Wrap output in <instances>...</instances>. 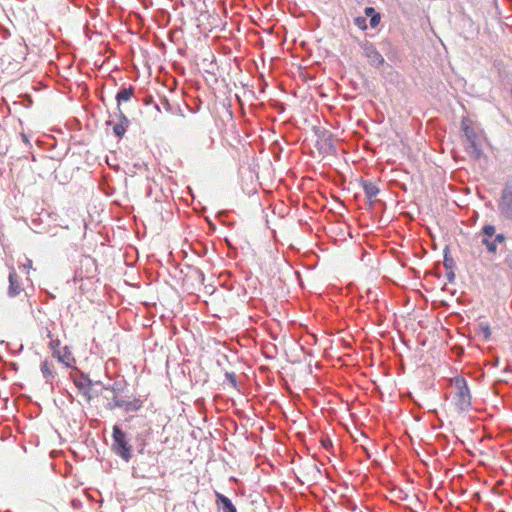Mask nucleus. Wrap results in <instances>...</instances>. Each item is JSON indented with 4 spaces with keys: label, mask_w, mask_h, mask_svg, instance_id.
<instances>
[{
    "label": "nucleus",
    "mask_w": 512,
    "mask_h": 512,
    "mask_svg": "<svg viewBox=\"0 0 512 512\" xmlns=\"http://www.w3.org/2000/svg\"><path fill=\"white\" fill-rule=\"evenodd\" d=\"M450 396L453 404L459 412L468 411L471 408V393L466 379L461 375L450 377Z\"/></svg>",
    "instance_id": "obj_1"
},
{
    "label": "nucleus",
    "mask_w": 512,
    "mask_h": 512,
    "mask_svg": "<svg viewBox=\"0 0 512 512\" xmlns=\"http://www.w3.org/2000/svg\"><path fill=\"white\" fill-rule=\"evenodd\" d=\"M96 396L102 399V405L109 410H113L117 407L124 408L126 411L137 410L140 408V404L137 400L134 402H127L120 399L119 394L114 387L103 386Z\"/></svg>",
    "instance_id": "obj_2"
},
{
    "label": "nucleus",
    "mask_w": 512,
    "mask_h": 512,
    "mask_svg": "<svg viewBox=\"0 0 512 512\" xmlns=\"http://www.w3.org/2000/svg\"><path fill=\"white\" fill-rule=\"evenodd\" d=\"M461 128L466 138V150L468 154L475 159H479L483 155V151L481 148L480 135L472 127V121L468 118H463Z\"/></svg>",
    "instance_id": "obj_3"
},
{
    "label": "nucleus",
    "mask_w": 512,
    "mask_h": 512,
    "mask_svg": "<svg viewBox=\"0 0 512 512\" xmlns=\"http://www.w3.org/2000/svg\"><path fill=\"white\" fill-rule=\"evenodd\" d=\"M112 450L126 462L132 457V446L128 443L126 434L117 425L113 427Z\"/></svg>",
    "instance_id": "obj_4"
},
{
    "label": "nucleus",
    "mask_w": 512,
    "mask_h": 512,
    "mask_svg": "<svg viewBox=\"0 0 512 512\" xmlns=\"http://www.w3.org/2000/svg\"><path fill=\"white\" fill-rule=\"evenodd\" d=\"M498 209L500 215L506 219L512 220V185L506 184L502 189Z\"/></svg>",
    "instance_id": "obj_5"
},
{
    "label": "nucleus",
    "mask_w": 512,
    "mask_h": 512,
    "mask_svg": "<svg viewBox=\"0 0 512 512\" xmlns=\"http://www.w3.org/2000/svg\"><path fill=\"white\" fill-rule=\"evenodd\" d=\"M317 148L324 154H333L335 152L334 139L332 134L323 132L318 136Z\"/></svg>",
    "instance_id": "obj_6"
},
{
    "label": "nucleus",
    "mask_w": 512,
    "mask_h": 512,
    "mask_svg": "<svg viewBox=\"0 0 512 512\" xmlns=\"http://www.w3.org/2000/svg\"><path fill=\"white\" fill-rule=\"evenodd\" d=\"M363 51L365 57L369 60V62L374 66H380L384 62V58L377 51V49L370 43H365L363 45Z\"/></svg>",
    "instance_id": "obj_7"
},
{
    "label": "nucleus",
    "mask_w": 512,
    "mask_h": 512,
    "mask_svg": "<svg viewBox=\"0 0 512 512\" xmlns=\"http://www.w3.org/2000/svg\"><path fill=\"white\" fill-rule=\"evenodd\" d=\"M54 356L67 367H71L75 363V359L67 346L62 347L60 350H55Z\"/></svg>",
    "instance_id": "obj_8"
},
{
    "label": "nucleus",
    "mask_w": 512,
    "mask_h": 512,
    "mask_svg": "<svg viewBox=\"0 0 512 512\" xmlns=\"http://www.w3.org/2000/svg\"><path fill=\"white\" fill-rule=\"evenodd\" d=\"M18 275L14 269L9 273V288L8 293L10 296H16L21 292V286L18 280Z\"/></svg>",
    "instance_id": "obj_9"
},
{
    "label": "nucleus",
    "mask_w": 512,
    "mask_h": 512,
    "mask_svg": "<svg viewBox=\"0 0 512 512\" xmlns=\"http://www.w3.org/2000/svg\"><path fill=\"white\" fill-rule=\"evenodd\" d=\"M118 114H119L120 122L117 123L113 127V131H114L116 136L122 137L125 134V132H126V128L128 126L129 120L127 119V117L125 116L124 112L121 109H119V113Z\"/></svg>",
    "instance_id": "obj_10"
},
{
    "label": "nucleus",
    "mask_w": 512,
    "mask_h": 512,
    "mask_svg": "<svg viewBox=\"0 0 512 512\" xmlns=\"http://www.w3.org/2000/svg\"><path fill=\"white\" fill-rule=\"evenodd\" d=\"M504 240H505V236L503 234H497V235H495V238L491 239V240L488 238H483L482 244L487 247V250L489 252L495 253L497 250V244L504 242Z\"/></svg>",
    "instance_id": "obj_11"
},
{
    "label": "nucleus",
    "mask_w": 512,
    "mask_h": 512,
    "mask_svg": "<svg viewBox=\"0 0 512 512\" xmlns=\"http://www.w3.org/2000/svg\"><path fill=\"white\" fill-rule=\"evenodd\" d=\"M217 503L223 512H236V508L231 500L223 494L217 493Z\"/></svg>",
    "instance_id": "obj_12"
},
{
    "label": "nucleus",
    "mask_w": 512,
    "mask_h": 512,
    "mask_svg": "<svg viewBox=\"0 0 512 512\" xmlns=\"http://www.w3.org/2000/svg\"><path fill=\"white\" fill-rule=\"evenodd\" d=\"M41 372L47 382L52 380L54 378V365L52 361L45 359L41 363Z\"/></svg>",
    "instance_id": "obj_13"
},
{
    "label": "nucleus",
    "mask_w": 512,
    "mask_h": 512,
    "mask_svg": "<svg viewBox=\"0 0 512 512\" xmlns=\"http://www.w3.org/2000/svg\"><path fill=\"white\" fill-rule=\"evenodd\" d=\"M132 95H133L132 88H123L117 93L116 100L118 103V105H117L118 110L121 109V107H120L121 102L130 100Z\"/></svg>",
    "instance_id": "obj_14"
},
{
    "label": "nucleus",
    "mask_w": 512,
    "mask_h": 512,
    "mask_svg": "<svg viewBox=\"0 0 512 512\" xmlns=\"http://www.w3.org/2000/svg\"><path fill=\"white\" fill-rule=\"evenodd\" d=\"M363 187H364V191H365L366 195L369 198L375 197L379 192L378 188L372 183H364Z\"/></svg>",
    "instance_id": "obj_15"
},
{
    "label": "nucleus",
    "mask_w": 512,
    "mask_h": 512,
    "mask_svg": "<svg viewBox=\"0 0 512 512\" xmlns=\"http://www.w3.org/2000/svg\"><path fill=\"white\" fill-rule=\"evenodd\" d=\"M80 390H81L83 396L85 397L86 401L90 402L92 400V398H93L92 393L94 392L93 388L91 387V385L90 384L87 385V386L83 385V386L80 387Z\"/></svg>",
    "instance_id": "obj_16"
},
{
    "label": "nucleus",
    "mask_w": 512,
    "mask_h": 512,
    "mask_svg": "<svg viewBox=\"0 0 512 512\" xmlns=\"http://www.w3.org/2000/svg\"><path fill=\"white\" fill-rule=\"evenodd\" d=\"M479 330L483 334L485 340H488L491 337V329L487 323H479Z\"/></svg>",
    "instance_id": "obj_17"
},
{
    "label": "nucleus",
    "mask_w": 512,
    "mask_h": 512,
    "mask_svg": "<svg viewBox=\"0 0 512 512\" xmlns=\"http://www.w3.org/2000/svg\"><path fill=\"white\" fill-rule=\"evenodd\" d=\"M495 232H496L495 226L490 225V224L485 225V226L483 227V235H484V237H483V238H488V239H490V240H491V238H492L493 236H495Z\"/></svg>",
    "instance_id": "obj_18"
},
{
    "label": "nucleus",
    "mask_w": 512,
    "mask_h": 512,
    "mask_svg": "<svg viewBox=\"0 0 512 512\" xmlns=\"http://www.w3.org/2000/svg\"><path fill=\"white\" fill-rule=\"evenodd\" d=\"M354 23L361 30H366L367 29V24H366V18L365 17H361V16L356 17L354 19Z\"/></svg>",
    "instance_id": "obj_19"
},
{
    "label": "nucleus",
    "mask_w": 512,
    "mask_h": 512,
    "mask_svg": "<svg viewBox=\"0 0 512 512\" xmlns=\"http://www.w3.org/2000/svg\"><path fill=\"white\" fill-rule=\"evenodd\" d=\"M443 291V288L441 289L440 292H437L435 294V299L433 300V304L436 305V304H440V305H443L445 306L446 305V301L445 299L443 298L441 292Z\"/></svg>",
    "instance_id": "obj_20"
},
{
    "label": "nucleus",
    "mask_w": 512,
    "mask_h": 512,
    "mask_svg": "<svg viewBox=\"0 0 512 512\" xmlns=\"http://www.w3.org/2000/svg\"><path fill=\"white\" fill-rule=\"evenodd\" d=\"M461 476H453L452 479H450L449 485H450V491L455 492L456 488L458 487V482L460 481Z\"/></svg>",
    "instance_id": "obj_21"
},
{
    "label": "nucleus",
    "mask_w": 512,
    "mask_h": 512,
    "mask_svg": "<svg viewBox=\"0 0 512 512\" xmlns=\"http://www.w3.org/2000/svg\"><path fill=\"white\" fill-rule=\"evenodd\" d=\"M49 347L52 349L53 355H55V350H60L62 348L60 341L57 339H51Z\"/></svg>",
    "instance_id": "obj_22"
},
{
    "label": "nucleus",
    "mask_w": 512,
    "mask_h": 512,
    "mask_svg": "<svg viewBox=\"0 0 512 512\" xmlns=\"http://www.w3.org/2000/svg\"><path fill=\"white\" fill-rule=\"evenodd\" d=\"M380 20H381V17H380V14L377 13L375 15H373V17L370 18V25L372 28H375L379 25L380 23Z\"/></svg>",
    "instance_id": "obj_23"
},
{
    "label": "nucleus",
    "mask_w": 512,
    "mask_h": 512,
    "mask_svg": "<svg viewBox=\"0 0 512 512\" xmlns=\"http://www.w3.org/2000/svg\"><path fill=\"white\" fill-rule=\"evenodd\" d=\"M443 262H442V265L443 267L448 270V246L446 245L444 248H443Z\"/></svg>",
    "instance_id": "obj_24"
},
{
    "label": "nucleus",
    "mask_w": 512,
    "mask_h": 512,
    "mask_svg": "<svg viewBox=\"0 0 512 512\" xmlns=\"http://www.w3.org/2000/svg\"><path fill=\"white\" fill-rule=\"evenodd\" d=\"M226 378L232 387H236V376L233 373H226Z\"/></svg>",
    "instance_id": "obj_25"
},
{
    "label": "nucleus",
    "mask_w": 512,
    "mask_h": 512,
    "mask_svg": "<svg viewBox=\"0 0 512 512\" xmlns=\"http://www.w3.org/2000/svg\"><path fill=\"white\" fill-rule=\"evenodd\" d=\"M364 13L367 17H373V15L377 14L375 9L373 7H366L364 10Z\"/></svg>",
    "instance_id": "obj_26"
},
{
    "label": "nucleus",
    "mask_w": 512,
    "mask_h": 512,
    "mask_svg": "<svg viewBox=\"0 0 512 512\" xmlns=\"http://www.w3.org/2000/svg\"><path fill=\"white\" fill-rule=\"evenodd\" d=\"M463 348L455 346L453 348H450V352H456L457 355H461L463 353Z\"/></svg>",
    "instance_id": "obj_27"
},
{
    "label": "nucleus",
    "mask_w": 512,
    "mask_h": 512,
    "mask_svg": "<svg viewBox=\"0 0 512 512\" xmlns=\"http://www.w3.org/2000/svg\"><path fill=\"white\" fill-rule=\"evenodd\" d=\"M321 442L326 449L332 446V442L330 439H323Z\"/></svg>",
    "instance_id": "obj_28"
},
{
    "label": "nucleus",
    "mask_w": 512,
    "mask_h": 512,
    "mask_svg": "<svg viewBox=\"0 0 512 512\" xmlns=\"http://www.w3.org/2000/svg\"><path fill=\"white\" fill-rule=\"evenodd\" d=\"M449 279H450V282H452L454 279V273L452 271H450Z\"/></svg>",
    "instance_id": "obj_29"
},
{
    "label": "nucleus",
    "mask_w": 512,
    "mask_h": 512,
    "mask_svg": "<svg viewBox=\"0 0 512 512\" xmlns=\"http://www.w3.org/2000/svg\"><path fill=\"white\" fill-rule=\"evenodd\" d=\"M498 364H499V359H498V358H495V359H494V362H493V365H494V366H498Z\"/></svg>",
    "instance_id": "obj_30"
},
{
    "label": "nucleus",
    "mask_w": 512,
    "mask_h": 512,
    "mask_svg": "<svg viewBox=\"0 0 512 512\" xmlns=\"http://www.w3.org/2000/svg\"><path fill=\"white\" fill-rule=\"evenodd\" d=\"M511 268H512V260H511V264H510Z\"/></svg>",
    "instance_id": "obj_31"
}]
</instances>
